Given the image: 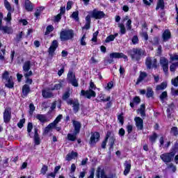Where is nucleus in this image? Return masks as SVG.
<instances>
[{
  "mask_svg": "<svg viewBox=\"0 0 178 178\" xmlns=\"http://www.w3.org/2000/svg\"><path fill=\"white\" fill-rule=\"evenodd\" d=\"M132 60H140L143 56H147V53L145 50H143L141 48H134L129 51Z\"/></svg>",
  "mask_w": 178,
  "mask_h": 178,
  "instance_id": "nucleus-1",
  "label": "nucleus"
},
{
  "mask_svg": "<svg viewBox=\"0 0 178 178\" xmlns=\"http://www.w3.org/2000/svg\"><path fill=\"white\" fill-rule=\"evenodd\" d=\"M74 32L72 29H63L60 33V38L61 41H69L73 40Z\"/></svg>",
  "mask_w": 178,
  "mask_h": 178,
  "instance_id": "nucleus-2",
  "label": "nucleus"
},
{
  "mask_svg": "<svg viewBox=\"0 0 178 178\" xmlns=\"http://www.w3.org/2000/svg\"><path fill=\"white\" fill-rule=\"evenodd\" d=\"M3 81L5 83V86L7 88H13L15 83H13V78L9 76V72L8 71L4 72L2 75Z\"/></svg>",
  "mask_w": 178,
  "mask_h": 178,
  "instance_id": "nucleus-3",
  "label": "nucleus"
},
{
  "mask_svg": "<svg viewBox=\"0 0 178 178\" xmlns=\"http://www.w3.org/2000/svg\"><path fill=\"white\" fill-rule=\"evenodd\" d=\"M110 60H108L109 63H113V59H124V60H129L127 58V56L124 55L123 53L119 52H113L111 53L110 55Z\"/></svg>",
  "mask_w": 178,
  "mask_h": 178,
  "instance_id": "nucleus-4",
  "label": "nucleus"
},
{
  "mask_svg": "<svg viewBox=\"0 0 178 178\" xmlns=\"http://www.w3.org/2000/svg\"><path fill=\"white\" fill-rule=\"evenodd\" d=\"M80 95L81 97H85V98H88V99H91V98H95V97H97V93L91 89L87 90H81Z\"/></svg>",
  "mask_w": 178,
  "mask_h": 178,
  "instance_id": "nucleus-5",
  "label": "nucleus"
},
{
  "mask_svg": "<svg viewBox=\"0 0 178 178\" xmlns=\"http://www.w3.org/2000/svg\"><path fill=\"white\" fill-rule=\"evenodd\" d=\"M175 154H176V152L173 151L170 153H164L161 154L160 157L163 162H165L166 163H169V162H172V161L173 160V158H175Z\"/></svg>",
  "mask_w": 178,
  "mask_h": 178,
  "instance_id": "nucleus-6",
  "label": "nucleus"
},
{
  "mask_svg": "<svg viewBox=\"0 0 178 178\" xmlns=\"http://www.w3.org/2000/svg\"><path fill=\"white\" fill-rule=\"evenodd\" d=\"M89 16L90 17H92L93 19H96L97 20L99 19H103V17H105V13L104 11H99L97 9H94L92 11H90L89 13Z\"/></svg>",
  "mask_w": 178,
  "mask_h": 178,
  "instance_id": "nucleus-7",
  "label": "nucleus"
},
{
  "mask_svg": "<svg viewBox=\"0 0 178 178\" xmlns=\"http://www.w3.org/2000/svg\"><path fill=\"white\" fill-rule=\"evenodd\" d=\"M67 105H72L73 111L75 113L79 112V110L80 109V104L79 103V101L68 99L67 100Z\"/></svg>",
  "mask_w": 178,
  "mask_h": 178,
  "instance_id": "nucleus-8",
  "label": "nucleus"
},
{
  "mask_svg": "<svg viewBox=\"0 0 178 178\" xmlns=\"http://www.w3.org/2000/svg\"><path fill=\"white\" fill-rule=\"evenodd\" d=\"M12 108L10 107H7L4 110L3 113V120L5 123H8L10 121V118L12 117Z\"/></svg>",
  "mask_w": 178,
  "mask_h": 178,
  "instance_id": "nucleus-9",
  "label": "nucleus"
},
{
  "mask_svg": "<svg viewBox=\"0 0 178 178\" xmlns=\"http://www.w3.org/2000/svg\"><path fill=\"white\" fill-rule=\"evenodd\" d=\"M160 64L163 67L164 73L168 74V70H169V60L165 58H161L160 59Z\"/></svg>",
  "mask_w": 178,
  "mask_h": 178,
  "instance_id": "nucleus-10",
  "label": "nucleus"
},
{
  "mask_svg": "<svg viewBox=\"0 0 178 178\" xmlns=\"http://www.w3.org/2000/svg\"><path fill=\"white\" fill-rule=\"evenodd\" d=\"M145 65L147 69H151V67H156V59L152 58L151 57H147L145 60Z\"/></svg>",
  "mask_w": 178,
  "mask_h": 178,
  "instance_id": "nucleus-11",
  "label": "nucleus"
},
{
  "mask_svg": "<svg viewBox=\"0 0 178 178\" xmlns=\"http://www.w3.org/2000/svg\"><path fill=\"white\" fill-rule=\"evenodd\" d=\"M170 59L171 60H172V62H175V63H173L170 66V72H175L176 67H178V55L170 56Z\"/></svg>",
  "mask_w": 178,
  "mask_h": 178,
  "instance_id": "nucleus-12",
  "label": "nucleus"
},
{
  "mask_svg": "<svg viewBox=\"0 0 178 178\" xmlns=\"http://www.w3.org/2000/svg\"><path fill=\"white\" fill-rule=\"evenodd\" d=\"M72 125L74 127V133H75V134H79L80 129H81V123H80V122L76 121L74 120H72Z\"/></svg>",
  "mask_w": 178,
  "mask_h": 178,
  "instance_id": "nucleus-13",
  "label": "nucleus"
},
{
  "mask_svg": "<svg viewBox=\"0 0 178 178\" xmlns=\"http://www.w3.org/2000/svg\"><path fill=\"white\" fill-rule=\"evenodd\" d=\"M96 177L97 178H113V176L108 177L105 175V171L102 170L101 168H98L96 171Z\"/></svg>",
  "mask_w": 178,
  "mask_h": 178,
  "instance_id": "nucleus-14",
  "label": "nucleus"
},
{
  "mask_svg": "<svg viewBox=\"0 0 178 178\" xmlns=\"http://www.w3.org/2000/svg\"><path fill=\"white\" fill-rule=\"evenodd\" d=\"M136 122V126L138 130H143L144 127V121L140 117H136L134 118Z\"/></svg>",
  "mask_w": 178,
  "mask_h": 178,
  "instance_id": "nucleus-15",
  "label": "nucleus"
},
{
  "mask_svg": "<svg viewBox=\"0 0 178 178\" xmlns=\"http://www.w3.org/2000/svg\"><path fill=\"white\" fill-rule=\"evenodd\" d=\"M57 48H58V41L57 40H54L52 42L51 45L49 48V55H54V52H55V51H56Z\"/></svg>",
  "mask_w": 178,
  "mask_h": 178,
  "instance_id": "nucleus-16",
  "label": "nucleus"
},
{
  "mask_svg": "<svg viewBox=\"0 0 178 178\" xmlns=\"http://www.w3.org/2000/svg\"><path fill=\"white\" fill-rule=\"evenodd\" d=\"M99 133H93L90 137V144H95V143H98V141H99Z\"/></svg>",
  "mask_w": 178,
  "mask_h": 178,
  "instance_id": "nucleus-17",
  "label": "nucleus"
},
{
  "mask_svg": "<svg viewBox=\"0 0 178 178\" xmlns=\"http://www.w3.org/2000/svg\"><path fill=\"white\" fill-rule=\"evenodd\" d=\"M86 23L82 29L85 30H90L91 27V16L87 15L86 17Z\"/></svg>",
  "mask_w": 178,
  "mask_h": 178,
  "instance_id": "nucleus-18",
  "label": "nucleus"
},
{
  "mask_svg": "<svg viewBox=\"0 0 178 178\" xmlns=\"http://www.w3.org/2000/svg\"><path fill=\"white\" fill-rule=\"evenodd\" d=\"M31 63L30 61H26L24 63V65H23L24 76V74H26V73H29V72H30V69H31Z\"/></svg>",
  "mask_w": 178,
  "mask_h": 178,
  "instance_id": "nucleus-19",
  "label": "nucleus"
},
{
  "mask_svg": "<svg viewBox=\"0 0 178 178\" xmlns=\"http://www.w3.org/2000/svg\"><path fill=\"white\" fill-rule=\"evenodd\" d=\"M170 37H171L170 31H169L168 29H166L165 31H164L162 35L163 40L165 42H166V41H168V40H170Z\"/></svg>",
  "mask_w": 178,
  "mask_h": 178,
  "instance_id": "nucleus-20",
  "label": "nucleus"
},
{
  "mask_svg": "<svg viewBox=\"0 0 178 178\" xmlns=\"http://www.w3.org/2000/svg\"><path fill=\"white\" fill-rule=\"evenodd\" d=\"M24 76L26 80V84H32L33 83V79L29 78L31 76H33V71L30 70L29 72V73L24 74Z\"/></svg>",
  "mask_w": 178,
  "mask_h": 178,
  "instance_id": "nucleus-21",
  "label": "nucleus"
},
{
  "mask_svg": "<svg viewBox=\"0 0 178 178\" xmlns=\"http://www.w3.org/2000/svg\"><path fill=\"white\" fill-rule=\"evenodd\" d=\"M42 95L43 98H52L54 97V94L51 92L47 90H43L42 92Z\"/></svg>",
  "mask_w": 178,
  "mask_h": 178,
  "instance_id": "nucleus-22",
  "label": "nucleus"
},
{
  "mask_svg": "<svg viewBox=\"0 0 178 178\" xmlns=\"http://www.w3.org/2000/svg\"><path fill=\"white\" fill-rule=\"evenodd\" d=\"M147 76H148L147 72H140L139 77L137 79L136 84H140V83H141V81H143V80H144Z\"/></svg>",
  "mask_w": 178,
  "mask_h": 178,
  "instance_id": "nucleus-23",
  "label": "nucleus"
},
{
  "mask_svg": "<svg viewBox=\"0 0 178 178\" xmlns=\"http://www.w3.org/2000/svg\"><path fill=\"white\" fill-rule=\"evenodd\" d=\"M74 158H77V152H72L67 154L65 159L66 161H72V159H74Z\"/></svg>",
  "mask_w": 178,
  "mask_h": 178,
  "instance_id": "nucleus-24",
  "label": "nucleus"
},
{
  "mask_svg": "<svg viewBox=\"0 0 178 178\" xmlns=\"http://www.w3.org/2000/svg\"><path fill=\"white\" fill-rule=\"evenodd\" d=\"M25 9L28 12H31L33 10V3L29 0L25 1Z\"/></svg>",
  "mask_w": 178,
  "mask_h": 178,
  "instance_id": "nucleus-25",
  "label": "nucleus"
},
{
  "mask_svg": "<svg viewBox=\"0 0 178 178\" xmlns=\"http://www.w3.org/2000/svg\"><path fill=\"white\" fill-rule=\"evenodd\" d=\"M34 141L35 145H40V137L38 136V129L37 128L34 129Z\"/></svg>",
  "mask_w": 178,
  "mask_h": 178,
  "instance_id": "nucleus-26",
  "label": "nucleus"
},
{
  "mask_svg": "<svg viewBox=\"0 0 178 178\" xmlns=\"http://www.w3.org/2000/svg\"><path fill=\"white\" fill-rule=\"evenodd\" d=\"M124 166L125 169L124 170V176H127L130 172V169H131V164L129 163L127 161H125Z\"/></svg>",
  "mask_w": 178,
  "mask_h": 178,
  "instance_id": "nucleus-27",
  "label": "nucleus"
},
{
  "mask_svg": "<svg viewBox=\"0 0 178 178\" xmlns=\"http://www.w3.org/2000/svg\"><path fill=\"white\" fill-rule=\"evenodd\" d=\"M63 83H65V81L60 80L58 81V83L55 84L54 87L53 88H51V91H54V90H60V88L63 87Z\"/></svg>",
  "mask_w": 178,
  "mask_h": 178,
  "instance_id": "nucleus-28",
  "label": "nucleus"
},
{
  "mask_svg": "<svg viewBox=\"0 0 178 178\" xmlns=\"http://www.w3.org/2000/svg\"><path fill=\"white\" fill-rule=\"evenodd\" d=\"M108 138L110 148H113V145H115V141L116 139L115 138V136L113 135L111 132H110V136L108 137Z\"/></svg>",
  "mask_w": 178,
  "mask_h": 178,
  "instance_id": "nucleus-29",
  "label": "nucleus"
},
{
  "mask_svg": "<svg viewBox=\"0 0 178 178\" xmlns=\"http://www.w3.org/2000/svg\"><path fill=\"white\" fill-rule=\"evenodd\" d=\"M77 138V134H76V132H74V134H68L67 135V140L68 141H76V139Z\"/></svg>",
  "mask_w": 178,
  "mask_h": 178,
  "instance_id": "nucleus-30",
  "label": "nucleus"
},
{
  "mask_svg": "<svg viewBox=\"0 0 178 178\" xmlns=\"http://www.w3.org/2000/svg\"><path fill=\"white\" fill-rule=\"evenodd\" d=\"M36 119L40 120L41 123H45V122H47V116L45 115L38 114L36 115Z\"/></svg>",
  "mask_w": 178,
  "mask_h": 178,
  "instance_id": "nucleus-31",
  "label": "nucleus"
},
{
  "mask_svg": "<svg viewBox=\"0 0 178 178\" xmlns=\"http://www.w3.org/2000/svg\"><path fill=\"white\" fill-rule=\"evenodd\" d=\"M68 83L76 79V74L72 71H69L67 76Z\"/></svg>",
  "mask_w": 178,
  "mask_h": 178,
  "instance_id": "nucleus-32",
  "label": "nucleus"
},
{
  "mask_svg": "<svg viewBox=\"0 0 178 178\" xmlns=\"http://www.w3.org/2000/svg\"><path fill=\"white\" fill-rule=\"evenodd\" d=\"M138 112L140 113L141 118H145V105H140V108L138 109Z\"/></svg>",
  "mask_w": 178,
  "mask_h": 178,
  "instance_id": "nucleus-33",
  "label": "nucleus"
},
{
  "mask_svg": "<svg viewBox=\"0 0 178 178\" xmlns=\"http://www.w3.org/2000/svg\"><path fill=\"white\" fill-rule=\"evenodd\" d=\"M111 136V131H108L106 135L105 140L102 143V148H106V143H108V140H109V137Z\"/></svg>",
  "mask_w": 178,
  "mask_h": 178,
  "instance_id": "nucleus-34",
  "label": "nucleus"
},
{
  "mask_svg": "<svg viewBox=\"0 0 178 178\" xmlns=\"http://www.w3.org/2000/svg\"><path fill=\"white\" fill-rule=\"evenodd\" d=\"M29 92H30V86L27 84H25L22 87V94H23V95H24L26 97V96H27Z\"/></svg>",
  "mask_w": 178,
  "mask_h": 178,
  "instance_id": "nucleus-35",
  "label": "nucleus"
},
{
  "mask_svg": "<svg viewBox=\"0 0 178 178\" xmlns=\"http://www.w3.org/2000/svg\"><path fill=\"white\" fill-rule=\"evenodd\" d=\"M164 8H165V1L163 0H159L156 8V10H158V9H164Z\"/></svg>",
  "mask_w": 178,
  "mask_h": 178,
  "instance_id": "nucleus-36",
  "label": "nucleus"
},
{
  "mask_svg": "<svg viewBox=\"0 0 178 178\" xmlns=\"http://www.w3.org/2000/svg\"><path fill=\"white\" fill-rule=\"evenodd\" d=\"M118 27L120 29V33L122 35L126 33V26H124V24H118Z\"/></svg>",
  "mask_w": 178,
  "mask_h": 178,
  "instance_id": "nucleus-37",
  "label": "nucleus"
},
{
  "mask_svg": "<svg viewBox=\"0 0 178 178\" xmlns=\"http://www.w3.org/2000/svg\"><path fill=\"white\" fill-rule=\"evenodd\" d=\"M146 96L147 98H152V97H154V90H152V88L148 87L147 88Z\"/></svg>",
  "mask_w": 178,
  "mask_h": 178,
  "instance_id": "nucleus-38",
  "label": "nucleus"
},
{
  "mask_svg": "<svg viewBox=\"0 0 178 178\" xmlns=\"http://www.w3.org/2000/svg\"><path fill=\"white\" fill-rule=\"evenodd\" d=\"M167 86H168V85L166 84V83L163 82L160 85H158L156 86V90L157 91H161L162 90H165V88H166Z\"/></svg>",
  "mask_w": 178,
  "mask_h": 178,
  "instance_id": "nucleus-39",
  "label": "nucleus"
},
{
  "mask_svg": "<svg viewBox=\"0 0 178 178\" xmlns=\"http://www.w3.org/2000/svg\"><path fill=\"white\" fill-rule=\"evenodd\" d=\"M150 143H155L158 138V135L156 133H154L152 136L149 137Z\"/></svg>",
  "mask_w": 178,
  "mask_h": 178,
  "instance_id": "nucleus-40",
  "label": "nucleus"
},
{
  "mask_svg": "<svg viewBox=\"0 0 178 178\" xmlns=\"http://www.w3.org/2000/svg\"><path fill=\"white\" fill-rule=\"evenodd\" d=\"M166 98H168V92L164 91L160 95V99H161V102H164L165 99H166Z\"/></svg>",
  "mask_w": 178,
  "mask_h": 178,
  "instance_id": "nucleus-41",
  "label": "nucleus"
},
{
  "mask_svg": "<svg viewBox=\"0 0 178 178\" xmlns=\"http://www.w3.org/2000/svg\"><path fill=\"white\" fill-rule=\"evenodd\" d=\"M4 6L8 12H12V6L8 0H4Z\"/></svg>",
  "mask_w": 178,
  "mask_h": 178,
  "instance_id": "nucleus-42",
  "label": "nucleus"
},
{
  "mask_svg": "<svg viewBox=\"0 0 178 178\" xmlns=\"http://www.w3.org/2000/svg\"><path fill=\"white\" fill-rule=\"evenodd\" d=\"M140 35L143 37L145 41L148 40V34L147 33V30H144V29H142V31L140 32Z\"/></svg>",
  "mask_w": 178,
  "mask_h": 178,
  "instance_id": "nucleus-43",
  "label": "nucleus"
},
{
  "mask_svg": "<svg viewBox=\"0 0 178 178\" xmlns=\"http://www.w3.org/2000/svg\"><path fill=\"white\" fill-rule=\"evenodd\" d=\"M1 31H3V33H6L7 34H10L13 33L12 29L9 26H3Z\"/></svg>",
  "mask_w": 178,
  "mask_h": 178,
  "instance_id": "nucleus-44",
  "label": "nucleus"
},
{
  "mask_svg": "<svg viewBox=\"0 0 178 178\" xmlns=\"http://www.w3.org/2000/svg\"><path fill=\"white\" fill-rule=\"evenodd\" d=\"M52 31H54V26L49 25L46 28L45 35H48V34H49L50 33H52Z\"/></svg>",
  "mask_w": 178,
  "mask_h": 178,
  "instance_id": "nucleus-45",
  "label": "nucleus"
},
{
  "mask_svg": "<svg viewBox=\"0 0 178 178\" xmlns=\"http://www.w3.org/2000/svg\"><path fill=\"white\" fill-rule=\"evenodd\" d=\"M71 17L76 20V22H79V11H74V13H72Z\"/></svg>",
  "mask_w": 178,
  "mask_h": 178,
  "instance_id": "nucleus-46",
  "label": "nucleus"
},
{
  "mask_svg": "<svg viewBox=\"0 0 178 178\" xmlns=\"http://www.w3.org/2000/svg\"><path fill=\"white\" fill-rule=\"evenodd\" d=\"M170 134H172L175 136H178V129L176 127H172L171 128Z\"/></svg>",
  "mask_w": 178,
  "mask_h": 178,
  "instance_id": "nucleus-47",
  "label": "nucleus"
},
{
  "mask_svg": "<svg viewBox=\"0 0 178 178\" xmlns=\"http://www.w3.org/2000/svg\"><path fill=\"white\" fill-rule=\"evenodd\" d=\"M70 84H72L73 87H79V81H77V79L75 78V79H72V81L68 82Z\"/></svg>",
  "mask_w": 178,
  "mask_h": 178,
  "instance_id": "nucleus-48",
  "label": "nucleus"
},
{
  "mask_svg": "<svg viewBox=\"0 0 178 178\" xmlns=\"http://www.w3.org/2000/svg\"><path fill=\"white\" fill-rule=\"evenodd\" d=\"M34 111H35V106L33 103H31L29 105V113L30 115H33L34 113Z\"/></svg>",
  "mask_w": 178,
  "mask_h": 178,
  "instance_id": "nucleus-49",
  "label": "nucleus"
},
{
  "mask_svg": "<svg viewBox=\"0 0 178 178\" xmlns=\"http://www.w3.org/2000/svg\"><path fill=\"white\" fill-rule=\"evenodd\" d=\"M118 120L121 124H123V123H124V118L123 117V114H120L118 116Z\"/></svg>",
  "mask_w": 178,
  "mask_h": 178,
  "instance_id": "nucleus-50",
  "label": "nucleus"
},
{
  "mask_svg": "<svg viewBox=\"0 0 178 178\" xmlns=\"http://www.w3.org/2000/svg\"><path fill=\"white\" fill-rule=\"evenodd\" d=\"M47 172H48V166L44 165L40 170V173H42V175H45Z\"/></svg>",
  "mask_w": 178,
  "mask_h": 178,
  "instance_id": "nucleus-51",
  "label": "nucleus"
},
{
  "mask_svg": "<svg viewBox=\"0 0 178 178\" xmlns=\"http://www.w3.org/2000/svg\"><path fill=\"white\" fill-rule=\"evenodd\" d=\"M171 83L174 87H178V76L174 79H172Z\"/></svg>",
  "mask_w": 178,
  "mask_h": 178,
  "instance_id": "nucleus-52",
  "label": "nucleus"
},
{
  "mask_svg": "<svg viewBox=\"0 0 178 178\" xmlns=\"http://www.w3.org/2000/svg\"><path fill=\"white\" fill-rule=\"evenodd\" d=\"M26 122V119H22L19 120V122L17 123V126L19 129H22L23 127L24 123Z\"/></svg>",
  "mask_w": 178,
  "mask_h": 178,
  "instance_id": "nucleus-53",
  "label": "nucleus"
},
{
  "mask_svg": "<svg viewBox=\"0 0 178 178\" xmlns=\"http://www.w3.org/2000/svg\"><path fill=\"white\" fill-rule=\"evenodd\" d=\"M33 130V123L29 122L27 125V131L29 134L31 133V131Z\"/></svg>",
  "mask_w": 178,
  "mask_h": 178,
  "instance_id": "nucleus-54",
  "label": "nucleus"
},
{
  "mask_svg": "<svg viewBox=\"0 0 178 178\" xmlns=\"http://www.w3.org/2000/svg\"><path fill=\"white\" fill-rule=\"evenodd\" d=\"M4 20H6V22H10V20H12V13H10V11H8L7 17L4 18Z\"/></svg>",
  "mask_w": 178,
  "mask_h": 178,
  "instance_id": "nucleus-55",
  "label": "nucleus"
},
{
  "mask_svg": "<svg viewBox=\"0 0 178 178\" xmlns=\"http://www.w3.org/2000/svg\"><path fill=\"white\" fill-rule=\"evenodd\" d=\"M127 30H131V19H129L126 23Z\"/></svg>",
  "mask_w": 178,
  "mask_h": 178,
  "instance_id": "nucleus-56",
  "label": "nucleus"
},
{
  "mask_svg": "<svg viewBox=\"0 0 178 178\" xmlns=\"http://www.w3.org/2000/svg\"><path fill=\"white\" fill-rule=\"evenodd\" d=\"M114 40L115 37H113V35H110L106 38L105 42H111V41H113Z\"/></svg>",
  "mask_w": 178,
  "mask_h": 178,
  "instance_id": "nucleus-57",
  "label": "nucleus"
},
{
  "mask_svg": "<svg viewBox=\"0 0 178 178\" xmlns=\"http://www.w3.org/2000/svg\"><path fill=\"white\" fill-rule=\"evenodd\" d=\"M98 34H99V32H98V31L93 33V38H92V41L93 42H97V37H98Z\"/></svg>",
  "mask_w": 178,
  "mask_h": 178,
  "instance_id": "nucleus-58",
  "label": "nucleus"
},
{
  "mask_svg": "<svg viewBox=\"0 0 178 178\" xmlns=\"http://www.w3.org/2000/svg\"><path fill=\"white\" fill-rule=\"evenodd\" d=\"M80 43L81 45H87V42H86V35H83V37L81 38Z\"/></svg>",
  "mask_w": 178,
  "mask_h": 178,
  "instance_id": "nucleus-59",
  "label": "nucleus"
},
{
  "mask_svg": "<svg viewBox=\"0 0 178 178\" xmlns=\"http://www.w3.org/2000/svg\"><path fill=\"white\" fill-rule=\"evenodd\" d=\"M97 89V86H95V84H94V82H92V81H90V86L88 90H96Z\"/></svg>",
  "mask_w": 178,
  "mask_h": 178,
  "instance_id": "nucleus-60",
  "label": "nucleus"
},
{
  "mask_svg": "<svg viewBox=\"0 0 178 178\" xmlns=\"http://www.w3.org/2000/svg\"><path fill=\"white\" fill-rule=\"evenodd\" d=\"M70 97V92H65L64 95H63V99L65 101L67 99Z\"/></svg>",
  "mask_w": 178,
  "mask_h": 178,
  "instance_id": "nucleus-61",
  "label": "nucleus"
},
{
  "mask_svg": "<svg viewBox=\"0 0 178 178\" xmlns=\"http://www.w3.org/2000/svg\"><path fill=\"white\" fill-rule=\"evenodd\" d=\"M62 118L63 116L62 115H58V117L56 118V120L54 121L56 124H58V122H60L62 120Z\"/></svg>",
  "mask_w": 178,
  "mask_h": 178,
  "instance_id": "nucleus-62",
  "label": "nucleus"
},
{
  "mask_svg": "<svg viewBox=\"0 0 178 178\" xmlns=\"http://www.w3.org/2000/svg\"><path fill=\"white\" fill-rule=\"evenodd\" d=\"M23 37V32H20L18 35H17L15 40L19 42L20 40H22Z\"/></svg>",
  "mask_w": 178,
  "mask_h": 178,
  "instance_id": "nucleus-63",
  "label": "nucleus"
},
{
  "mask_svg": "<svg viewBox=\"0 0 178 178\" xmlns=\"http://www.w3.org/2000/svg\"><path fill=\"white\" fill-rule=\"evenodd\" d=\"M73 5V1H68L67 3V7H66V9L67 10H70V9H72V6Z\"/></svg>",
  "mask_w": 178,
  "mask_h": 178,
  "instance_id": "nucleus-64",
  "label": "nucleus"
}]
</instances>
